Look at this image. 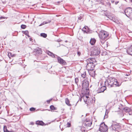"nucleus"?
<instances>
[{
	"mask_svg": "<svg viewBox=\"0 0 132 132\" xmlns=\"http://www.w3.org/2000/svg\"><path fill=\"white\" fill-rule=\"evenodd\" d=\"M125 15L128 17L132 20V8L129 7L126 8L124 10Z\"/></svg>",
	"mask_w": 132,
	"mask_h": 132,
	"instance_id": "f257e3e1",
	"label": "nucleus"
},
{
	"mask_svg": "<svg viewBox=\"0 0 132 132\" xmlns=\"http://www.w3.org/2000/svg\"><path fill=\"white\" fill-rule=\"evenodd\" d=\"M99 35L101 39H105L108 36L109 34L106 31H100Z\"/></svg>",
	"mask_w": 132,
	"mask_h": 132,
	"instance_id": "f03ea898",
	"label": "nucleus"
},
{
	"mask_svg": "<svg viewBox=\"0 0 132 132\" xmlns=\"http://www.w3.org/2000/svg\"><path fill=\"white\" fill-rule=\"evenodd\" d=\"M90 79L87 77H86L85 79L83 81L82 83V88L87 90L88 89V87L89 86V81Z\"/></svg>",
	"mask_w": 132,
	"mask_h": 132,
	"instance_id": "7ed1b4c3",
	"label": "nucleus"
},
{
	"mask_svg": "<svg viewBox=\"0 0 132 132\" xmlns=\"http://www.w3.org/2000/svg\"><path fill=\"white\" fill-rule=\"evenodd\" d=\"M108 129V127L104 122L102 123L100 125L99 130L101 132H107Z\"/></svg>",
	"mask_w": 132,
	"mask_h": 132,
	"instance_id": "20e7f679",
	"label": "nucleus"
},
{
	"mask_svg": "<svg viewBox=\"0 0 132 132\" xmlns=\"http://www.w3.org/2000/svg\"><path fill=\"white\" fill-rule=\"evenodd\" d=\"M100 49L98 47L95 46L93 48L91 53L93 55H98L100 53Z\"/></svg>",
	"mask_w": 132,
	"mask_h": 132,
	"instance_id": "39448f33",
	"label": "nucleus"
},
{
	"mask_svg": "<svg viewBox=\"0 0 132 132\" xmlns=\"http://www.w3.org/2000/svg\"><path fill=\"white\" fill-rule=\"evenodd\" d=\"M114 78H110L108 80L105 81V84L106 86H108L109 87H111L113 86V84Z\"/></svg>",
	"mask_w": 132,
	"mask_h": 132,
	"instance_id": "423d86ee",
	"label": "nucleus"
},
{
	"mask_svg": "<svg viewBox=\"0 0 132 132\" xmlns=\"http://www.w3.org/2000/svg\"><path fill=\"white\" fill-rule=\"evenodd\" d=\"M120 127L119 125L116 122H114L109 127V128L112 130H117Z\"/></svg>",
	"mask_w": 132,
	"mask_h": 132,
	"instance_id": "0eeeda50",
	"label": "nucleus"
},
{
	"mask_svg": "<svg viewBox=\"0 0 132 132\" xmlns=\"http://www.w3.org/2000/svg\"><path fill=\"white\" fill-rule=\"evenodd\" d=\"M95 67V65L94 63H87L86 66V68L88 71L92 70Z\"/></svg>",
	"mask_w": 132,
	"mask_h": 132,
	"instance_id": "6e6552de",
	"label": "nucleus"
},
{
	"mask_svg": "<svg viewBox=\"0 0 132 132\" xmlns=\"http://www.w3.org/2000/svg\"><path fill=\"white\" fill-rule=\"evenodd\" d=\"M58 61L60 63L63 65H66V62L65 60L61 58L60 57L58 56L57 58Z\"/></svg>",
	"mask_w": 132,
	"mask_h": 132,
	"instance_id": "1a4fd4ad",
	"label": "nucleus"
},
{
	"mask_svg": "<svg viewBox=\"0 0 132 132\" xmlns=\"http://www.w3.org/2000/svg\"><path fill=\"white\" fill-rule=\"evenodd\" d=\"M92 124V122L90 120H86L84 123V126L86 127L90 126Z\"/></svg>",
	"mask_w": 132,
	"mask_h": 132,
	"instance_id": "9d476101",
	"label": "nucleus"
},
{
	"mask_svg": "<svg viewBox=\"0 0 132 132\" xmlns=\"http://www.w3.org/2000/svg\"><path fill=\"white\" fill-rule=\"evenodd\" d=\"M95 61V59L93 58H89L86 60L87 63H92L94 62Z\"/></svg>",
	"mask_w": 132,
	"mask_h": 132,
	"instance_id": "9b49d317",
	"label": "nucleus"
},
{
	"mask_svg": "<svg viewBox=\"0 0 132 132\" xmlns=\"http://www.w3.org/2000/svg\"><path fill=\"white\" fill-rule=\"evenodd\" d=\"M106 88L105 86L101 87V88H99L98 90L97 93H98L103 92Z\"/></svg>",
	"mask_w": 132,
	"mask_h": 132,
	"instance_id": "f8f14e48",
	"label": "nucleus"
},
{
	"mask_svg": "<svg viewBox=\"0 0 132 132\" xmlns=\"http://www.w3.org/2000/svg\"><path fill=\"white\" fill-rule=\"evenodd\" d=\"M113 81V86L114 85L116 86H119L120 85V84H119V82L117 81V80L114 78V80Z\"/></svg>",
	"mask_w": 132,
	"mask_h": 132,
	"instance_id": "ddd939ff",
	"label": "nucleus"
},
{
	"mask_svg": "<svg viewBox=\"0 0 132 132\" xmlns=\"http://www.w3.org/2000/svg\"><path fill=\"white\" fill-rule=\"evenodd\" d=\"M127 52L129 54L132 55V45L127 51Z\"/></svg>",
	"mask_w": 132,
	"mask_h": 132,
	"instance_id": "4468645a",
	"label": "nucleus"
},
{
	"mask_svg": "<svg viewBox=\"0 0 132 132\" xmlns=\"http://www.w3.org/2000/svg\"><path fill=\"white\" fill-rule=\"evenodd\" d=\"M90 71L89 72V75L93 77H94L95 75V71L93 70Z\"/></svg>",
	"mask_w": 132,
	"mask_h": 132,
	"instance_id": "2eb2a0df",
	"label": "nucleus"
},
{
	"mask_svg": "<svg viewBox=\"0 0 132 132\" xmlns=\"http://www.w3.org/2000/svg\"><path fill=\"white\" fill-rule=\"evenodd\" d=\"M96 40L94 38H91L90 40V43L92 45H93L96 42Z\"/></svg>",
	"mask_w": 132,
	"mask_h": 132,
	"instance_id": "dca6fc26",
	"label": "nucleus"
},
{
	"mask_svg": "<svg viewBox=\"0 0 132 132\" xmlns=\"http://www.w3.org/2000/svg\"><path fill=\"white\" fill-rule=\"evenodd\" d=\"M131 110L130 108L126 107L123 108V111L126 112H129L131 111Z\"/></svg>",
	"mask_w": 132,
	"mask_h": 132,
	"instance_id": "f3484780",
	"label": "nucleus"
},
{
	"mask_svg": "<svg viewBox=\"0 0 132 132\" xmlns=\"http://www.w3.org/2000/svg\"><path fill=\"white\" fill-rule=\"evenodd\" d=\"M36 124L41 125H43L44 124V123L42 121H37L36 122Z\"/></svg>",
	"mask_w": 132,
	"mask_h": 132,
	"instance_id": "a211bd4d",
	"label": "nucleus"
},
{
	"mask_svg": "<svg viewBox=\"0 0 132 132\" xmlns=\"http://www.w3.org/2000/svg\"><path fill=\"white\" fill-rule=\"evenodd\" d=\"M47 53L49 55L51 56L53 58H54L55 57L54 54L52 53L49 51H47Z\"/></svg>",
	"mask_w": 132,
	"mask_h": 132,
	"instance_id": "6ab92c4d",
	"label": "nucleus"
},
{
	"mask_svg": "<svg viewBox=\"0 0 132 132\" xmlns=\"http://www.w3.org/2000/svg\"><path fill=\"white\" fill-rule=\"evenodd\" d=\"M3 130L4 132H13L14 131L13 130H11L10 131H9L7 129V127L6 126H4L3 128Z\"/></svg>",
	"mask_w": 132,
	"mask_h": 132,
	"instance_id": "aec40b11",
	"label": "nucleus"
},
{
	"mask_svg": "<svg viewBox=\"0 0 132 132\" xmlns=\"http://www.w3.org/2000/svg\"><path fill=\"white\" fill-rule=\"evenodd\" d=\"M51 21V20H48L47 21H44L42 23H41L39 25V26H42L44 24H46L50 22Z\"/></svg>",
	"mask_w": 132,
	"mask_h": 132,
	"instance_id": "412c9836",
	"label": "nucleus"
},
{
	"mask_svg": "<svg viewBox=\"0 0 132 132\" xmlns=\"http://www.w3.org/2000/svg\"><path fill=\"white\" fill-rule=\"evenodd\" d=\"M65 102L66 104L68 106H71V105L70 104V101L68 98H67L65 99Z\"/></svg>",
	"mask_w": 132,
	"mask_h": 132,
	"instance_id": "4be33fe9",
	"label": "nucleus"
},
{
	"mask_svg": "<svg viewBox=\"0 0 132 132\" xmlns=\"http://www.w3.org/2000/svg\"><path fill=\"white\" fill-rule=\"evenodd\" d=\"M88 27L87 26H85L82 29V30L84 32L87 33V30L88 29Z\"/></svg>",
	"mask_w": 132,
	"mask_h": 132,
	"instance_id": "5701e85b",
	"label": "nucleus"
},
{
	"mask_svg": "<svg viewBox=\"0 0 132 132\" xmlns=\"http://www.w3.org/2000/svg\"><path fill=\"white\" fill-rule=\"evenodd\" d=\"M108 110H106V111H105V115L104 117V118H108V116L107 115V114L108 113Z\"/></svg>",
	"mask_w": 132,
	"mask_h": 132,
	"instance_id": "b1692460",
	"label": "nucleus"
},
{
	"mask_svg": "<svg viewBox=\"0 0 132 132\" xmlns=\"http://www.w3.org/2000/svg\"><path fill=\"white\" fill-rule=\"evenodd\" d=\"M40 35L41 36L44 37L46 38V37L47 36V35L46 34L44 33H42L40 34Z\"/></svg>",
	"mask_w": 132,
	"mask_h": 132,
	"instance_id": "393cba45",
	"label": "nucleus"
},
{
	"mask_svg": "<svg viewBox=\"0 0 132 132\" xmlns=\"http://www.w3.org/2000/svg\"><path fill=\"white\" fill-rule=\"evenodd\" d=\"M86 98H87L86 100H85V99H84V101L85 102V103L88 104V102H87L88 101V98H89V97L88 96H85Z\"/></svg>",
	"mask_w": 132,
	"mask_h": 132,
	"instance_id": "a878e982",
	"label": "nucleus"
},
{
	"mask_svg": "<svg viewBox=\"0 0 132 132\" xmlns=\"http://www.w3.org/2000/svg\"><path fill=\"white\" fill-rule=\"evenodd\" d=\"M50 109L52 110H54L55 109V107L53 105H52L50 106Z\"/></svg>",
	"mask_w": 132,
	"mask_h": 132,
	"instance_id": "bb28decb",
	"label": "nucleus"
},
{
	"mask_svg": "<svg viewBox=\"0 0 132 132\" xmlns=\"http://www.w3.org/2000/svg\"><path fill=\"white\" fill-rule=\"evenodd\" d=\"M26 27V26L25 25L22 24L21 26V28L22 29H24Z\"/></svg>",
	"mask_w": 132,
	"mask_h": 132,
	"instance_id": "cd10ccee",
	"label": "nucleus"
},
{
	"mask_svg": "<svg viewBox=\"0 0 132 132\" xmlns=\"http://www.w3.org/2000/svg\"><path fill=\"white\" fill-rule=\"evenodd\" d=\"M100 42L103 45L104 43L105 42V39H101Z\"/></svg>",
	"mask_w": 132,
	"mask_h": 132,
	"instance_id": "c85d7f7f",
	"label": "nucleus"
},
{
	"mask_svg": "<svg viewBox=\"0 0 132 132\" xmlns=\"http://www.w3.org/2000/svg\"><path fill=\"white\" fill-rule=\"evenodd\" d=\"M42 52V51L41 50H37L36 51V53H37L39 54H41Z\"/></svg>",
	"mask_w": 132,
	"mask_h": 132,
	"instance_id": "c756f323",
	"label": "nucleus"
},
{
	"mask_svg": "<svg viewBox=\"0 0 132 132\" xmlns=\"http://www.w3.org/2000/svg\"><path fill=\"white\" fill-rule=\"evenodd\" d=\"M35 110V108L32 107L30 108V110L31 111H34Z\"/></svg>",
	"mask_w": 132,
	"mask_h": 132,
	"instance_id": "7c9ffc66",
	"label": "nucleus"
},
{
	"mask_svg": "<svg viewBox=\"0 0 132 132\" xmlns=\"http://www.w3.org/2000/svg\"><path fill=\"white\" fill-rule=\"evenodd\" d=\"M24 34L26 35H28L29 34V32L28 31H26L24 32Z\"/></svg>",
	"mask_w": 132,
	"mask_h": 132,
	"instance_id": "2f4dec72",
	"label": "nucleus"
},
{
	"mask_svg": "<svg viewBox=\"0 0 132 132\" xmlns=\"http://www.w3.org/2000/svg\"><path fill=\"white\" fill-rule=\"evenodd\" d=\"M75 82L77 84L79 80L78 78H76L75 79Z\"/></svg>",
	"mask_w": 132,
	"mask_h": 132,
	"instance_id": "473e14b6",
	"label": "nucleus"
},
{
	"mask_svg": "<svg viewBox=\"0 0 132 132\" xmlns=\"http://www.w3.org/2000/svg\"><path fill=\"white\" fill-rule=\"evenodd\" d=\"M111 5V4L110 3L108 2L107 3V5L109 7H110Z\"/></svg>",
	"mask_w": 132,
	"mask_h": 132,
	"instance_id": "72a5a7b5",
	"label": "nucleus"
},
{
	"mask_svg": "<svg viewBox=\"0 0 132 132\" xmlns=\"http://www.w3.org/2000/svg\"><path fill=\"white\" fill-rule=\"evenodd\" d=\"M67 126L68 127H70L71 124L70 123H69V122H68L67 123Z\"/></svg>",
	"mask_w": 132,
	"mask_h": 132,
	"instance_id": "f704fd0d",
	"label": "nucleus"
},
{
	"mask_svg": "<svg viewBox=\"0 0 132 132\" xmlns=\"http://www.w3.org/2000/svg\"><path fill=\"white\" fill-rule=\"evenodd\" d=\"M51 100L52 99H50L49 100H47V103H49Z\"/></svg>",
	"mask_w": 132,
	"mask_h": 132,
	"instance_id": "c9c22d12",
	"label": "nucleus"
},
{
	"mask_svg": "<svg viewBox=\"0 0 132 132\" xmlns=\"http://www.w3.org/2000/svg\"><path fill=\"white\" fill-rule=\"evenodd\" d=\"M0 19H6L7 18H6L5 17L1 16L0 17Z\"/></svg>",
	"mask_w": 132,
	"mask_h": 132,
	"instance_id": "e433bc0d",
	"label": "nucleus"
},
{
	"mask_svg": "<svg viewBox=\"0 0 132 132\" xmlns=\"http://www.w3.org/2000/svg\"><path fill=\"white\" fill-rule=\"evenodd\" d=\"M81 54V53L80 52L78 51L77 52V55L78 56H79Z\"/></svg>",
	"mask_w": 132,
	"mask_h": 132,
	"instance_id": "4c0bfd02",
	"label": "nucleus"
},
{
	"mask_svg": "<svg viewBox=\"0 0 132 132\" xmlns=\"http://www.w3.org/2000/svg\"><path fill=\"white\" fill-rule=\"evenodd\" d=\"M81 76L83 78H85V74H82L81 75Z\"/></svg>",
	"mask_w": 132,
	"mask_h": 132,
	"instance_id": "58836bf2",
	"label": "nucleus"
},
{
	"mask_svg": "<svg viewBox=\"0 0 132 132\" xmlns=\"http://www.w3.org/2000/svg\"><path fill=\"white\" fill-rule=\"evenodd\" d=\"M30 124L32 125H33L34 124V123L32 122H30Z\"/></svg>",
	"mask_w": 132,
	"mask_h": 132,
	"instance_id": "ea45409f",
	"label": "nucleus"
},
{
	"mask_svg": "<svg viewBox=\"0 0 132 132\" xmlns=\"http://www.w3.org/2000/svg\"><path fill=\"white\" fill-rule=\"evenodd\" d=\"M81 18H82L81 17H80L78 18V19L79 20H81Z\"/></svg>",
	"mask_w": 132,
	"mask_h": 132,
	"instance_id": "a19ab883",
	"label": "nucleus"
},
{
	"mask_svg": "<svg viewBox=\"0 0 132 132\" xmlns=\"http://www.w3.org/2000/svg\"><path fill=\"white\" fill-rule=\"evenodd\" d=\"M119 2L118 1H116L115 2V4H117Z\"/></svg>",
	"mask_w": 132,
	"mask_h": 132,
	"instance_id": "79ce46f5",
	"label": "nucleus"
},
{
	"mask_svg": "<svg viewBox=\"0 0 132 132\" xmlns=\"http://www.w3.org/2000/svg\"><path fill=\"white\" fill-rule=\"evenodd\" d=\"M15 56V55L14 54H13V55H11V56H12V57H13L14 56Z\"/></svg>",
	"mask_w": 132,
	"mask_h": 132,
	"instance_id": "37998d69",
	"label": "nucleus"
},
{
	"mask_svg": "<svg viewBox=\"0 0 132 132\" xmlns=\"http://www.w3.org/2000/svg\"><path fill=\"white\" fill-rule=\"evenodd\" d=\"M32 40V38H30V41H31Z\"/></svg>",
	"mask_w": 132,
	"mask_h": 132,
	"instance_id": "c03bdc74",
	"label": "nucleus"
},
{
	"mask_svg": "<svg viewBox=\"0 0 132 132\" xmlns=\"http://www.w3.org/2000/svg\"><path fill=\"white\" fill-rule=\"evenodd\" d=\"M81 129H83L84 131H85V129L84 130V128L83 127V128H82Z\"/></svg>",
	"mask_w": 132,
	"mask_h": 132,
	"instance_id": "a18cd8bd",
	"label": "nucleus"
},
{
	"mask_svg": "<svg viewBox=\"0 0 132 132\" xmlns=\"http://www.w3.org/2000/svg\"><path fill=\"white\" fill-rule=\"evenodd\" d=\"M129 74H126V76H128L129 75Z\"/></svg>",
	"mask_w": 132,
	"mask_h": 132,
	"instance_id": "49530a36",
	"label": "nucleus"
},
{
	"mask_svg": "<svg viewBox=\"0 0 132 132\" xmlns=\"http://www.w3.org/2000/svg\"><path fill=\"white\" fill-rule=\"evenodd\" d=\"M111 2L112 3H113L114 2V1H112Z\"/></svg>",
	"mask_w": 132,
	"mask_h": 132,
	"instance_id": "de8ad7c7",
	"label": "nucleus"
},
{
	"mask_svg": "<svg viewBox=\"0 0 132 132\" xmlns=\"http://www.w3.org/2000/svg\"><path fill=\"white\" fill-rule=\"evenodd\" d=\"M27 36H28V37H30L28 34V35H27Z\"/></svg>",
	"mask_w": 132,
	"mask_h": 132,
	"instance_id": "09e8293b",
	"label": "nucleus"
},
{
	"mask_svg": "<svg viewBox=\"0 0 132 132\" xmlns=\"http://www.w3.org/2000/svg\"><path fill=\"white\" fill-rule=\"evenodd\" d=\"M9 54H11V53H9L8 54V55H9Z\"/></svg>",
	"mask_w": 132,
	"mask_h": 132,
	"instance_id": "8fccbe9b",
	"label": "nucleus"
},
{
	"mask_svg": "<svg viewBox=\"0 0 132 132\" xmlns=\"http://www.w3.org/2000/svg\"><path fill=\"white\" fill-rule=\"evenodd\" d=\"M65 42H67V40H66L65 41Z\"/></svg>",
	"mask_w": 132,
	"mask_h": 132,
	"instance_id": "3c124183",
	"label": "nucleus"
},
{
	"mask_svg": "<svg viewBox=\"0 0 132 132\" xmlns=\"http://www.w3.org/2000/svg\"><path fill=\"white\" fill-rule=\"evenodd\" d=\"M1 105H0V109L1 108Z\"/></svg>",
	"mask_w": 132,
	"mask_h": 132,
	"instance_id": "603ef678",
	"label": "nucleus"
},
{
	"mask_svg": "<svg viewBox=\"0 0 132 132\" xmlns=\"http://www.w3.org/2000/svg\"><path fill=\"white\" fill-rule=\"evenodd\" d=\"M131 1L132 2V0H131Z\"/></svg>",
	"mask_w": 132,
	"mask_h": 132,
	"instance_id": "864d4df0",
	"label": "nucleus"
},
{
	"mask_svg": "<svg viewBox=\"0 0 132 132\" xmlns=\"http://www.w3.org/2000/svg\"><path fill=\"white\" fill-rule=\"evenodd\" d=\"M123 115H123V114H122V116H123Z\"/></svg>",
	"mask_w": 132,
	"mask_h": 132,
	"instance_id": "5fc2aeb1",
	"label": "nucleus"
},
{
	"mask_svg": "<svg viewBox=\"0 0 132 132\" xmlns=\"http://www.w3.org/2000/svg\"><path fill=\"white\" fill-rule=\"evenodd\" d=\"M129 114L130 115H131V114H130V113H129Z\"/></svg>",
	"mask_w": 132,
	"mask_h": 132,
	"instance_id": "6e6d98bb",
	"label": "nucleus"
}]
</instances>
